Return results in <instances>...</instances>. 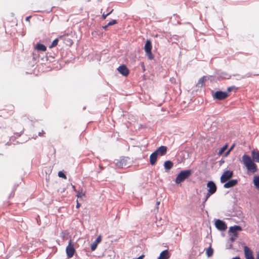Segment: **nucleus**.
<instances>
[{
	"label": "nucleus",
	"instance_id": "nucleus-1",
	"mask_svg": "<svg viewBox=\"0 0 259 259\" xmlns=\"http://www.w3.org/2000/svg\"><path fill=\"white\" fill-rule=\"evenodd\" d=\"M167 152V147L161 146L158 148L150 156V162H156L158 157L164 156Z\"/></svg>",
	"mask_w": 259,
	"mask_h": 259
},
{
	"label": "nucleus",
	"instance_id": "nucleus-2",
	"mask_svg": "<svg viewBox=\"0 0 259 259\" xmlns=\"http://www.w3.org/2000/svg\"><path fill=\"white\" fill-rule=\"evenodd\" d=\"M192 174V171L191 169L181 171L176 178L175 183L177 184H180L186 179L189 178Z\"/></svg>",
	"mask_w": 259,
	"mask_h": 259
},
{
	"label": "nucleus",
	"instance_id": "nucleus-3",
	"mask_svg": "<svg viewBox=\"0 0 259 259\" xmlns=\"http://www.w3.org/2000/svg\"><path fill=\"white\" fill-rule=\"evenodd\" d=\"M152 45L150 40L147 39L144 47V50L149 60H152L154 56L151 52Z\"/></svg>",
	"mask_w": 259,
	"mask_h": 259
},
{
	"label": "nucleus",
	"instance_id": "nucleus-4",
	"mask_svg": "<svg viewBox=\"0 0 259 259\" xmlns=\"http://www.w3.org/2000/svg\"><path fill=\"white\" fill-rule=\"evenodd\" d=\"M233 176V172L232 170H226L224 172L220 178L222 183H224L231 179Z\"/></svg>",
	"mask_w": 259,
	"mask_h": 259
},
{
	"label": "nucleus",
	"instance_id": "nucleus-5",
	"mask_svg": "<svg viewBox=\"0 0 259 259\" xmlns=\"http://www.w3.org/2000/svg\"><path fill=\"white\" fill-rule=\"evenodd\" d=\"M75 250L74 249L73 244L72 243V241L70 240L69 242V244L66 248V252L67 254V257L69 258H71L74 253Z\"/></svg>",
	"mask_w": 259,
	"mask_h": 259
},
{
	"label": "nucleus",
	"instance_id": "nucleus-6",
	"mask_svg": "<svg viewBox=\"0 0 259 259\" xmlns=\"http://www.w3.org/2000/svg\"><path fill=\"white\" fill-rule=\"evenodd\" d=\"M247 170L248 174H253L257 171V168L255 163H244Z\"/></svg>",
	"mask_w": 259,
	"mask_h": 259
},
{
	"label": "nucleus",
	"instance_id": "nucleus-7",
	"mask_svg": "<svg viewBox=\"0 0 259 259\" xmlns=\"http://www.w3.org/2000/svg\"><path fill=\"white\" fill-rule=\"evenodd\" d=\"M215 226L220 231H225L227 228L226 224L221 220H217L215 222Z\"/></svg>",
	"mask_w": 259,
	"mask_h": 259
},
{
	"label": "nucleus",
	"instance_id": "nucleus-8",
	"mask_svg": "<svg viewBox=\"0 0 259 259\" xmlns=\"http://www.w3.org/2000/svg\"><path fill=\"white\" fill-rule=\"evenodd\" d=\"M228 96V94L226 92L217 91L214 93L213 97L215 99L222 100L226 99Z\"/></svg>",
	"mask_w": 259,
	"mask_h": 259
},
{
	"label": "nucleus",
	"instance_id": "nucleus-9",
	"mask_svg": "<svg viewBox=\"0 0 259 259\" xmlns=\"http://www.w3.org/2000/svg\"><path fill=\"white\" fill-rule=\"evenodd\" d=\"M206 186L208 188L207 191H209V193L214 194L216 192L217 187L214 182L211 181H208Z\"/></svg>",
	"mask_w": 259,
	"mask_h": 259
},
{
	"label": "nucleus",
	"instance_id": "nucleus-10",
	"mask_svg": "<svg viewBox=\"0 0 259 259\" xmlns=\"http://www.w3.org/2000/svg\"><path fill=\"white\" fill-rule=\"evenodd\" d=\"M117 70L120 74L125 76H127L129 74V70L124 65L120 66L117 68Z\"/></svg>",
	"mask_w": 259,
	"mask_h": 259
},
{
	"label": "nucleus",
	"instance_id": "nucleus-11",
	"mask_svg": "<svg viewBox=\"0 0 259 259\" xmlns=\"http://www.w3.org/2000/svg\"><path fill=\"white\" fill-rule=\"evenodd\" d=\"M238 184V181L237 180H228L226 182H225V184L224 185V187L225 188H229L233 187L235 186H236Z\"/></svg>",
	"mask_w": 259,
	"mask_h": 259
},
{
	"label": "nucleus",
	"instance_id": "nucleus-12",
	"mask_svg": "<svg viewBox=\"0 0 259 259\" xmlns=\"http://www.w3.org/2000/svg\"><path fill=\"white\" fill-rule=\"evenodd\" d=\"M251 156L254 162H259V151L253 150L251 151Z\"/></svg>",
	"mask_w": 259,
	"mask_h": 259
},
{
	"label": "nucleus",
	"instance_id": "nucleus-13",
	"mask_svg": "<svg viewBox=\"0 0 259 259\" xmlns=\"http://www.w3.org/2000/svg\"><path fill=\"white\" fill-rule=\"evenodd\" d=\"M169 257V252L167 250L162 251L157 259H168Z\"/></svg>",
	"mask_w": 259,
	"mask_h": 259
},
{
	"label": "nucleus",
	"instance_id": "nucleus-14",
	"mask_svg": "<svg viewBox=\"0 0 259 259\" xmlns=\"http://www.w3.org/2000/svg\"><path fill=\"white\" fill-rule=\"evenodd\" d=\"M244 252L245 258L253 255L252 250L247 246H244Z\"/></svg>",
	"mask_w": 259,
	"mask_h": 259
},
{
	"label": "nucleus",
	"instance_id": "nucleus-15",
	"mask_svg": "<svg viewBox=\"0 0 259 259\" xmlns=\"http://www.w3.org/2000/svg\"><path fill=\"white\" fill-rule=\"evenodd\" d=\"M206 78H207V77L205 76H203V77L200 78L199 79V80L196 84V86L198 88L202 87L204 85V81L206 80V79H207Z\"/></svg>",
	"mask_w": 259,
	"mask_h": 259
},
{
	"label": "nucleus",
	"instance_id": "nucleus-16",
	"mask_svg": "<svg viewBox=\"0 0 259 259\" xmlns=\"http://www.w3.org/2000/svg\"><path fill=\"white\" fill-rule=\"evenodd\" d=\"M128 164V163H115V166L116 168H122L124 167H128L130 166V165H129Z\"/></svg>",
	"mask_w": 259,
	"mask_h": 259
},
{
	"label": "nucleus",
	"instance_id": "nucleus-17",
	"mask_svg": "<svg viewBox=\"0 0 259 259\" xmlns=\"http://www.w3.org/2000/svg\"><path fill=\"white\" fill-rule=\"evenodd\" d=\"M36 49L39 51H46L47 50L46 47L41 44H37L36 47Z\"/></svg>",
	"mask_w": 259,
	"mask_h": 259
},
{
	"label": "nucleus",
	"instance_id": "nucleus-18",
	"mask_svg": "<svg viewBox=\"0 0 259 259\" xmlns=\"http://www.w3.org/2000/svg\"><path fill=\"white\" fill-rule=\"evenodd\" d=\"M242 162H254L253 158H251L249 156L244 154L242 156Z\"/></svg>",
	"mask_w": 259,
	"mask_h": 259
},
{
	"label": "nucleus",
	"instance_id": "nucleus-19",
	"mask_svg": "<svg viewBox=\"0 0 259 259\" xmlns=\"http://www.w3.org/2000/svg\"><path fill=\"white\" fill-rule=\"evenodd\" d=\"M253 184L254 186L259 189V176H255L253 179Z\"/></svg>",
	"mask_w": 259,
	"mask_h": 259
},
{
	"label": "nucleus",
	"instance_id": "nucleus-20",
	"mask_svg": "<svg viewBox=\"0 0 259 259\" xmlns=\"http://www.w3.org/2000/svg\"><path fill=\"white\" fill-rule=\"evenodd\" d=\"M178 156L179 157H183L184 158V159H181V160L180 162H183V161H185V160H186V159L185 158V156L188 157V154L186 152L182 151V152H181L180 153H179V156Z\"/></svg>",
	"mask_w": 259,
	"mask_h": 259
},
{
	"label": "nucleus",
	"instance_id": "nucleus-21",
	"mask_svg": "<svg viewBox=\"0 0 259 259\" xmlns=\"http://www.w3.org/2000/svg\"><path fill=\"white\" fill-rule=\"evenodd\" d=\"M213 253V249L210 246L209 248H208L206 250V255L208 257H210L212 255Z\"/></svg>",
	"mask_w": 259,
	"mask_h": 259
},
{
	"label": "nucleus",
	"instance_id": "nucleus-22",
	"mask_svg": "<svg viewBox=\"0 0 259 259\" xmlns=\"http://www.w3.org/2000/svg\"><path fill=\"white\" fill-rule=\"evenodd\" d=\"M228 147V145L226 144L223 147H222L219 151L218 154L219 155H221L227 149Z\"/></svg>",
	"mask_w": 259,
	"mask_h": 259
},
{
	"label": "nucleus",
	"instance_id": "nucleus-23",
	"mask_svg": "<svg viewBox=\"0 0 259 259\" xmlns=\"http://www.w3.org/2000/svg\"><path fill=\"white\" fill-rule=\"evenodd\" d=\"M229 232L232 233L234 237H238V234L237 232L232 226L229 228Z\"/></svg>",
	"mask_w": 259,
	"mask_h": 259
},
{
	"label": "nucleus",
	"instance_id": "nucleus-24",
	"mask_svg": "<svg viewBox=\"0 0 259 259\" xmlns=\"http://www.w3.org/2000/svg\"><path fill=\"white\" fill-rule=\"evenodd\" d=\"M164 166L165 169L169 170L173 166V163H164Z\"/></svg>",
	"mask_w": 259,
	"mask_h": 259
},
{
	"label": "nucleus",
	"instance_id": "nucleus-25",
	"mask_svg": "<svg viewBox=\"0 0 259 259\" xmlns=\"http://www.w3.org/2000/svg\"><path fill=\"white\" fill-rule=\"evenodd\" d=\"M213 194V193H209V191H207L206 195H205V198L204 199V201L203 202V206H204V203H205V202L207 200V199H208V198L211 195Z\"/></svg>",
	"mask_w": 259,
	"mask_h": 259
},
{
	"label": "nucleus",
	"instance_id": "nucleus-26",
	"mask_svg": "<svg viewBox=\"0 0 259 259\" xmlns=\"http://www.w3.org/2000/svg\"><path fill=\"white\" fill-rule=\"evenodd\" d=\"M58 38H56L53 40L52 44L50 46V48H52L56 47L58 45Z\"/></svg>",
	"mask_w": 259,
	"mask_h": 259
},
{
	"label": "nucleus",
	"instance_id": "nucleus-27",
	"mask_svg": "<svg viewBox=\"0 0 259 259\" xmlns=\"http://www.w3.org/2000/svg\"><path fill=\"white\" fill-rule=\"evenodd\" d=\"M58 175L60 178H62L64 179H67V177H66L65 174L62 171H59Z\"/></svg>",
	"mask_w": 259,
	"mask_h": 259
},
{
	"label": "nucleus",
	"instance_id": "nucleus-28",
	"mask_svg": "<svg viewBox=\"0 0 259 259\" xmlns=\"http://www.w3.org/2000/svg\"><path fill=\"white\" fill-rule=\"evenodd\" d=\"M235 147V144H233L231 146V147L229 148V149L225 153V156L226 157L228 156V155L229 154V153L230 152V151L231 150H232V149L234 148V147Z\"/></svg>",
	"mask_w": 259,
	"mask_h": 259
},
{
	"label": "nucleus",
	"instance_id": "nucleus-29",
	"mask_svg": "<svg viewBox=\"0 0 259 259\" xmlns=\"http://www.w3.org/2000/svg\"><path fill=\"white\" fill-rule=\"evenodd\" d=\"M233 228L237 232V231H241L242 230V228L240 226L238 225H235L234 226H232Z\"/></svg>",
	"mask_w": 259,
	"mask_h": 259
},
{
	"label": "nucleus",
	"instance_id": "nucleus-30",
	"mask_svg": "<svg viewBox=\"0 0 259 259\" xmlns=\"http://www.w3.org/2000/svg\"><path fill=\"white\" fill-rule=\"evenodd\" d=\"M97 246V244L95 243V242H93L91 246L92 251L95 250L96 249Z\"/></svg>",
	"mask_w": 259,
	"mask_h": 259
},
{
	"label": "nucleus",
	"instance_id": "nucleus-31",
	"mask_svg": "<svg viewBox=\"0 0 259 259\" xmlns=\"http://www.w3.org/2000/svg\"><path fill=\"white\" fill-rule=\"evenodd\" d=\"M117 23V21L116 20H113L111 21H110L108 23L107 26H111L114 24H115Z\"/></svg>",
	"mask_w": 259,
	"mask_h": 259
},
{
	"label": "nucleus",
	"instance_id": "nucleus-32",
	"mask_svg": "<svg viewBox=\"0 0 259 259\" xmlns=\"http://www.w3.org/2000/svg\"><path fill=\"white\" fill-rule=\"evenodd\" d=\"M101 240H102V238H101V236L100 235L99 236L97 239H96L95 241L94 242L96 244H98L99 243L101 242Z\"/></svg>",
	"mask_w": 259,
	"mask_h": 259
},
{
	"label": "nucleus",
	"instance_id": "nucleus-33",
	"mask_svg": "<svg viewBox=\"0 0 259 259\" xmlns=\"http://www.w3.org/2000/svg\"><path fill=\"white\" fill-rule=\"evenodd\" d=\"M236 89V88L235 86L229 87L227 88V91L231 92L232 90H233L234 89Z\"/></svg>",
	"mask_w": 259,
	"mask_h": 259
},
{
	"label": "nucleus",
	"instance_id": "nucleus-34",
	"mask_svg": "<svg viewBox=\"0 0 259 259\" xmlns=\"http://www.w3.org/2000/svg\"><path fill=\"white\" fill-rule=\"evenodd\" d=\"M82 195H84V194H82V192H80L79 191H78L77 194L76 195L77 197H81Z\"/></svg>",
	"mask_w": 259,
	"mask_h": 259
},
{
	"label": "nucleus",
	"instance_id": "nucleus-35",
	"mask_svg": "<svg viewBox=\"0 0 259 259\" xmlns=\"http://www.w3.org/2000/svg\"><path fill=\"white\" fill-rule=\"evenodd\" d=\"M237 237H234L233 235L230 238V240L231 242H234Z\"/></svg>",
	"mask_w": 259,
	"mask_h": 259
},
{
	"label": "nucleus",
	"instance_id": "nucleus-36",
	"mask_svg": "<svg viewBox=\"0 0 259 259\" xmlns=\"http://www.w3.org/2000/svg\"><path fill=\"white\" fill-rule=\"evenodd\" d=\"M109 15V13H107L105 14L104 13L102 14V17L104 19H105L106 17Z\"/></svg>",
	"mask_w": 259,
	"mask_h": 259
},
{
	"label": "nucleus",
	"instance_id": "nucleus-37",
	"mask_svg": "<svg viewBox=\"0 0 259 259\" xmlns=\"http://www.w3.org/2000/svg\"><path fill=\"white\" fill-rule=\"evenodd\" d=\"M45 134V133L43 131H42L41 132H39L38 133V135L39 136H44Z\"/></svg>",
	"mask_w": 259,
	"mask_h": 259
},
{
	"label": "nucleus",
	"instance_id": "nucleus-38",
	"mask_svg": "<svg viewBox=\"0 0 259 259\" xmlns=\"http://www.w3.org/2000/svg\"><path fill=\"white\" fill-rule=\"evenodd\" d=\"M14 195V191H13L11 194L9 196V198H11V197H13Z\"/></svg>",
	"mask_w": 259,
	"mask_h": 259
},
{
	"label": "nucleus",
	"instance_id": "nucleus-39",
	"mask_svg": "<svg viewBox=\"0 0 259 259\" xmlns=\"http://www.w3.org/2000/svg\"><path fill=\"white\" fill-rule=\"evenodd\" d=\"M46 181L48 182L50 181V176H46Z\"/></svg>",
	"mask_w": 259,
	"mask_h": 259
},
{
	"label": "nucleus",
	"instance_id": "nucleus-40",
	"mask_svg": "<svg viewBox=\"0 0 259 259\" xmlns=\"http://www.w3.org/2000/svg\"><path fill=\"white\" fill-rule=\"evenodd\" d=\"M246 259H254V258L253 255H252L250 256H248L247 258H246Z\"/></svg>",
	"mask_w": 259,
	"mask_h": 259
},
{
	"label": "nucleus",
	"instance_id": "nucleus-41",
	"mask_svg": "<svg viewBox=\"0 0 259 259\" xmlns=\"http://www.w3.org/2000/svg\"><path fill=\"white\" fill-rule=\"evenodd\" d=\"M80 206V204L78 203V200H77L76 208H79Z\"/></svg>",
	"mask_w": 259,
	"mask_h": 259
},
{
	"label": "nucleus",
	"instance_id": "nucleus-42",
	"mask_svg": "<svg viewBox=\"0 0 259 259\" xmlns=\"http://www.w3.org/2000/svg\"><path fill=\"white\" fill-rule=\"evenodd\" d=\"M31 16H28L26 18V21H29V19L30 18Z\"/></svg>",
	"mask_w": 259,
	"mask_h": 259
},
{
	"label": "nucleus",
	"instance_id": "nucleus-43",
	"mask_svg": "<svg viewBox=\"0 0 259 259\" xmlns=\"http://www.w3.org/2000/svg\"><path fill=\"white\" fill-rule=\"evenodd\" d=\"M232 259H241L239 256H236L235 257H233Z\"/></svg>",
	"mask_w": 259,
	"mask_h": 259
},
{
	"label": "nucleus",
	"instance_id": "nucleus-44",
	"mask_svg": "<svg viewBox=\"0 0 259 259\" xmlns=\"http://www.w3.org/2000/svg\"><path fill=\"white\" fill-rule=\"evenodd\" d=\"M251 76V74L250 73H248L245 76L246 77H249Z\"/></svg>",
	"mask_w": 259,
	"mask_h": 259
},
{
	"label": "nucleus",
	"instance_id": "nucleus-45",
	"mask_svg": "<svg viewBox=\"0 0 259 259\" xmlns=\"http://www.w3.org/2000/svg\"><path fill=\"white\" fill-rule=\"evenodd\" d=\"M108 26H107V24L106 25L103 26V27L104 29H106Z\"/></svg>",
	"mask_w": 259,
	"mask_h": 259
},
{
	"label": "nucleus",
	"instance_id": "nucleus-46",
	"mask_svg": "<svg viewBox=\"0 0 259 259\" xmlns=\"http://www.w3.org/2000/svg\"><path fill=\"white\" fill-rule=\"evenodd\" d=\"M113 9H112V10L111 11H109V13H109V15H110V14L113 12Z\"/></svg>",
	"mask_w": 259,
	"mask_h": 259
},
{
	"label": "nucleus",
	"instance_id": "nucleus-47",
	"mask_svg": "<svg viewBox=\"0 0 259 259\" xmlns=\"http://www.w3.org/2000/svg\"><path fill=\"white\" fill-rule=\"evenodd\" d=\"M226 76H228V75H226ZM230 77V76L228 75V76H224V78H229Z\"/></svg>",
	"mask_w": 259,
	"mask_h": 259
},
{
	"label": "nucleus",
	"instance_id": "nucleus-48",
	"mask_svg": "<svg viewBox=\"0 0 259 259\" xmlns=\"http://www.w3.org/2000/svg\"><path fill=\"white\" fill-rule=\"evenodd\" d=\"M256 259H259V253L257 254Z\"/></svg>",
	"mask_w": 259,
	"mask_h": 259
},
{
	"label": "nucleus",
	"instance_id": "nucleus-49",
	"mask_svg": "<svg viewBox=\"0 0 259 259\" xmlns=\"http://www.w3.org/2000/svg\"><path fill=\"white\" fill-rule=\"evenodd\" d=\"M159 204H160V202L159 201H157V203H156V204L157 205H158Z\"/></svg>",
	"mask_w": 259,
	"mask_h": 259
},
{
	"label": "nucleus",
	"instance_id": "nucleus-50",
	"mask_svg": "<svg viewBox=\"0 0 259 259\" xmlns=\"http://www.w3.org/2000/svg\"><path fill=\"white\" fill-rule=\"evenodd\" d=\"M68 41L70 42V44H72V42H71V40L69 39V40H68Z\"/></svg>",
	"mask_w": 259,
	"mask_h": 259
},
{
	"label": "nucleus",
	"instance_id": "nucleus-51",
	"mask_svg": "<svg viewBox=\"0 0 259 259\" xmlns=\"http://www.w3.org/2000/svg\"><path fill=\"white\" fill-rule=\"evenodd\" d=\"M165 162H171L170 160H166Z\"/></svg>",
	"mask_w": 259,
	"mask_h": 259
},
{
	"label": "nucleus",
	"instance_id": "nucleus-52",
	"mask_svg": "<svg viewBox=\"0 0 259 259\" xmlns=\"http://www.w3.org/2000/svg\"><path fill=\"white\" fill-rule=\"evenodd\" d=\"M151 165H153L155 164V163H150Z\"/></svg>",
	"mask_w": 259,
	"mask_h": 259
},
{
	"label": "nucleus",
	"instance_id": "nucleus-53",
	"mask_svg": "<svg viewBox=\"0 0 259 259\" xmlns=\"http://www.w3.org/2000/svg\"><path fill=\"white\" fill-rule=\"evenodd\" d=\"M99 167L101 168V169H103V168L101 166V165H99Z\"/></svg>",
	"mask_w": 259,
	"mask_h": 259
},
{
	"label": "nucleus",
	"instance_id": "nucleus-54",
	"mask_svg": "<svg viewBox=\"0 0 259 259\" xmlns=\"http://www.w3.org/2000/svg\"><path fill=\"white\" fill-rule=\"evenodd\" d=\"M232 245H230V247H229V248H232Z\"/></svg>",
	"mask_w": 259,
	"mask_h": 259
},
{
	"label": "nucleus",
	"instance_id": "nucleus-55",
	"mask_svg": "<svg viewBox=\"0 0 259 259\" xmlns=\"http://www.w3.org/2000/svg\"><path fill=\"white\" fill-rule=\"evenodd\" d=\"M220 162H224V161H223V160H221Z\"/></svg>",
	"mask_w": 259,
	"mask_h": 259
}]
</instances>
